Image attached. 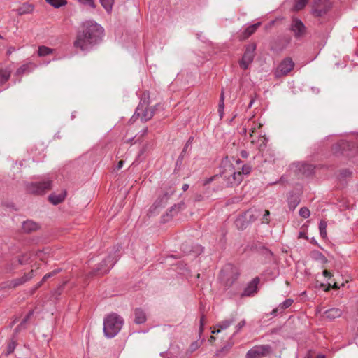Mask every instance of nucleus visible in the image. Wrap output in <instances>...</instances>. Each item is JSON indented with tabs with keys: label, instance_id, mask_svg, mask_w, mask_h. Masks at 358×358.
<instances>
[{
	"label": "nucleus",
	"instance_id": "1",
	"mask_svg": "<svg viewBox=\"0 0 358 358\" xmlns=\"http://www.w3.org/2000/svg\"><path fill=\"white\" fill-rule=\"evenodd\" d=\"M104 36V29L93 20H85L80 24L73 42L74 48L83 52L89 51L99 43Z\"/></svg>",
	"mask_w": 358,
	"mask_h": 358
},
{
	"label": "nucleus",
	"instance_id": "2",
	"mask_svg": "<svg viewBox=\"0 0 358 358\" xmlns=\"http://www.w3.org/2000/svg\"><path fill=\"white\" fill-rule=\"evenodd\" d=\"M121 249L122 246L120 245L115 246L107 258L99 263L90 275H99L107 273L120 258Z\"/></svg>",
	"mask_w": 358,
	"mask_h": 358
},
{
	"label": "nucleus",
	"instance_id": "3",
	"mask_svg": "<svg viewBox=\"0 0 358 358\" xmlns=\"http://www.w3.org/2000/svg\"><path fill=\"white\" fill-rule=\"evenodd\" d=\"M124 320L116 313L107 315L103 320V333L109 338L115 336L121 330Z\"/></svg>",
	"mask_w": 358,
	"mask_h": 358
},
{
	"label": "nucleus",
	"instance_id": "4",
	"mask_svg": "<svg viewBox=\"0 0 358 358\" xmlns=\"http://www.w3.org/2000/svg\"><path fill=\"white\" fill-rule=\"evenodd\" d=\"M238 273L236 267L231 264L226 265L220 273V278L226 289L231 287L238 279Z\"/></svg>",
	"mask_w": 358,
	"mask_h": 358
},
{
	"label": "nucleus",
	"instance_id": "5",
	"mask_svg": "<svg viewBox=\"0 0 358 358\" xmlns=\"http://www.w3.org/2000/svg\"><path fill=\"white\" fill-rule=\"evenodd\" d=\"M51 182V180L49 179H44L38 182H27L26 190L33 194H42L50 189Z\"/></svg>",
	"mask_w": 358,
	"mask_h": 358
},
{
	"label": "nucleus",
	"instance_id": "6",
	"mask_svg": "<svg viewBox=\"0 0 358 358\" xmlns=\"http://www.w3.org/2000/svg\"><path fill=\"white\" fill-rule=\"evenodd\" d=\"M148 103L146 99H141L136 109L134 115L141 117L142 122H147L154 116L156 106L152 108H148Z\"/></svg>",
	"mask_w": 358,
	"mask_h": 358
},
{
	"label": "nucleus",
	"instance_id": "7",
	"mask_svg": "<svg viewBox=\"0 0 358 358\" xmlns=\"http://www.w3.org/2000/svg\"><path fill=\"white\" fill-rule=\"evenodd\" d=\"M271 351L269 345H255L250 349L246 355V358H263L267 356Z\"/></svg>",
	"mask_w": 358,
	"mask_h": 358
},
{
	"label": "nucleus",
	"instance_id": "8",
	"mask_svg": "<svg viewBox=\"0 0 358 358\" xmlns=\"http://www.w3.org/2000/svg\"><path fill=\"white\" fill-rule=\"evenodd\" d=\"M330 0H317L312 8V13L315 17H322L331 8Z\"/></svg>",
	"mask_w": 358,
	"mask_h": 358
},
{
	"label": "nucleus",
	"instance_id": "9",
	"mask_svg": "<svg viewBox=\"0 0 358 358\" xmlns=\"http://www.w3.org/2000/svg\"><path fill=\"white\" fill-rule=\"evenodd\" d=\"M289 29L293 32L294 37L297 39L301 38L306 34L305 24L301 20L296 17L292 19Z\"/></svg>",
	"mask_w": 358,
	"mask_h": 358
},
{
	"label": "nucleus",
	"instance_id": "10",
	"mask_svg": "<svg viewBox=\"0 0 358 358\" xmlns=\"http://www.w3.org/2000/svg\"><path fill=\"white\" fill-rule=\"evenodd\" d=\"M302 188L296 187V192H289L287 196L288 206L290 210L294 211L301 202Z\"/></svg>",
	"mask_w": 358,
	"mask_h": 358
},
{
	"label": "nucleus",
	"instance_id": "11",
	"mask_svg": "<svg viewBox=\"0 0 358 358\" xmlns=\"http://www.w3.org/2000/svg\"><path fill=\"white\" fill-rule=\"evenodd\" d=\"M256 45L255 44H251L246 48V50L240 62V66L243 69H247L249 64L252 62L255 55L254 51Z\"/></svg>",
	"mask_w": 358,
	"mask_h": 358
},
{
	"label": "nucleus",
	"instance_id": "12",
	"mask_svg": "<svg viewBox=\"0 0 358 358\" xmlns=\"http://www.w3.org/2000/svg\"><path fill=\"white\" fill-rule=\"evenodd\" d=\"M294 63L292 59L289 57L285 58L279 64L275 71V76L277 77L285 76L294 69Z\"/></svg>",
	"mask_w": 358,
	"mask_h": 358
},
{
	"label": "nucleus",
	"instance_id": "13",
	"mask_svg": "<svg viewBox=\"0 0 358 358\" xmlns=\"http://www.w3.org/2000/svg\"><path fill=\"white\" fill-rule=\"evenodd\" d=\"M173 192H165L159 196L149 209V213L153 215L158 208H164Z\"/></svg>",
	"mask_w": 358,
	"mask_h": 358
},
{
	"label": "nucleus",
	"instance_id": "14",
	"mask_svg": "<svg viewBox=\"0 0 358 358\" xmlns=\"http://www.w3.org/2000/svg\"><path fill=\"white\" fill-rule=\"evenodd\" d=\"M221 168L222 169L221 176L227 184L229 178L231 176V175L233 173L236 169L228 157L222 159L221 162Z\"/></svg>",
	"mask_w": 358,
	"mask_h": 358
},
{
	"label": "nucleus",
	"instance_id": "15",
	"mask_svg": "<svg viewBox=\"0 0 358 358\" xmlns=\"http://www.w3.org/2000/svg\"><path fill=\"white\" fill-rule=\"evenodd\" d=\"M259 282V280L258 278H255L251 282H250L244 289L243 292L241 294V297L253 296L254 294L257 291V285Z\"/></svg>",
	"mask_w": 358,
	"mask_h": 358
},
{
	"label": "nucleus",
	"instance_id": "16",
	"mask_svg": "<svg viewBox=\"0 0 358 358\" xmlns=\"http://www.w3.org/2000/svg\"><path fill=\"white\" fill-rule=\"evenodd\" d=\"M293 302H294V301L292 299H287L282 303H280L277 308H274L271 311V315L273 317H275L278 314L282 313L285 309L288 308L289 307H290L292 306Z\"/></svg>",
	"mask_w": 358,
	"mask_h": 358
},
{
	"label": "nucleus",
	"instance_id": "17",
	"mask_svg": "<svg viewBox=\"0 0 358 358\" xmlns=\"http://www.w3.org/2000/svg\"><path fill=\"white\" fill-rule=\"evenodd\" d=\"M296 167L299 172L306 176L313 173L315 169V166L313 165L304 162H297L296 164Z\"/></svg>",
	"mask_w": 358,
	"mask_h": 358
},
{
	"label": "nucleus",
	"instance_id": "18",
	"mask_svg": "<svg viewBox=\"0 0 358 358\" xmlns=\"http://www.w3.org/2000/svg\"><path fill=\"white\" fill-rule=\"evenodd\" d=\"M34 315V310H30L27 315L24 317V318L21 321V322L14 329L13 334L12 335L13 337L17 338V336L20 331L26 329V324L29 320L31 317Z\"/></svg>",
	"mask_w": 358,
	"mask_h": 358
},
{
	"label": "nucleus",
	"instance_id": "19",
	"mask_svg": "<svg viewBox=\"0 0 358 358\" xmlns=\"http://www.w3.org/2000/svg\"><path fill=\"white\" fill-rule=\"evenodd\" d=\"M134 322L137 324H141L146 321V314L145 311L141 308H136L134 311Z\"/></svg>",
	"mask_w": 358,
	"mask_h": 358
},
{
	"label": "nucleus",
	"instance_id": "20",
	"mask_svg": "<svg viewBox=\"0 0 358 358\" xmlns=\"http://www.w3.org/2000/svg\"><path fill=\"white\" fill-rule=\"evenodd\" d=\"M235 322V318L231 317V318L222 320L216 324V327L219 329L215 330V329L212 331V334H217L220 331V330L227 329L229 326H231Z\"/></svg>",
	"mask_w": 358,
	"mask_h": 358
},
{
	"label": "nucleus",
	"instance_id": "21",
	"mask_svg": "<svg viewBox=\"0 0 358 358\" xmlns=\"http://www.w3.org/2000/svg\"><path fill=\"white\" fill-rule=\"evenodd\" d=\"M39 229V224L33 220H27L22 223V230L25 233H31Z\"/></svg>",
	"mask_w": 358,
	"mask_h": 358
},
{
	"label": "nucleus",
	"instance_id": "22",
	"mask_svg": "<svg viewBox=\"0 0 358 358\" xmlns=\"http://www.w3.org/2000/svg\"><path fill=\"white\" fill-rule=\"evenodd\" d=\"M231 176L229 178L228 182L227 184V186H233L238 185L243 180L242 173L240 171H235L231 175Z\"/></svg>",
	"mask_w": 358,
	"mask_h": 358
},
{
	"label": "nucleus",
	"instance_id": "23",
	"mask_svg": "<svg viewBox=\"0 0 358 358\" xmlns=\"http://www.w3.org/2000/svg\"><path fill=\"white\" fill-rule=\"evenodd\" d=\"M341 315L342 310L339 308H336L329 309L324 313V317L330 320L338 318L341 317Z\"/></svg>",
	"mask_w": 358,
	"mask_h": 358
},
{
	"label": "nucleus",
	"instance_id": "24",
	"mask_svg": "<svg viewBox=\"0 0 358 358\" xmlns=\"http://www.w3.org/2000/svg\"><path fill=\"white\" fill-rule=\"evenodd\" d=\"M185 208V203L181 201L177 204H174L171 206L169 210L166 212V216H169L170 217H173L178 212H180L182 209Z\"/></svg>",
	"mask_w": 358,
	"mask_h": 358
},
{
	"label": "nucleus",
	"instance_id": "25",
	"mask_svg": "<svg viewBox=\"0 0 358 358\" xmlns=\"http://www.w3.org/2000/svg\"><path fill=\"white\" fill-rule=\"evenodd\" d=\"M261 215V210L256 208H251L245 212V216L248 217L250 222H255Z\"/></svg>",
	"mask_w": 358,
	"mask_h": 358
},
{
	"label": "nucleus",
	"instance_id": "26",
	"mask_svg": "<svg viewBox=\"0 0 358 358\" xmlns=\"http://www.w3.org/2000/svg\"><path fill=\"white\" fill-rule=\"evenodd\" d=\"M66 195V193L64 191V192H62L59 194H50L48 198H49V201L52 204L57 205V204L62 203L64 200Z\"/></svg>",
	"mask_w": 358,
	"mask_h": 358
},
{
	"label": "nucleus",
	"instance_id": "27",
	"mask_svg": "<svg viewBox=\"0 0 358 358\" xmlns=\"http://www.w3.org/2000/svg\"><path fill=\"white\" fill-rule=\"evenodd\" d=\"M11 71L8 69H0V85L6 83L10 78Z\"/></svg>",
	"mask_w": 358,
	"mask_h": 358
},
{
	"label": "nucleus",
	"instance_id": "28",
	"mask_svg": "<svg viewBox=\"0 0 358 358\" xmlns=\"http://www.w3.org/2000/svg\"><path fill=\"white\" fill-rule=\"evenodd\" d=\"M34 69V65L32 64H27L20 66L16 71L17 75H22L31 72Z\"/></svg>",
	"mask_w": 358,
	"mask_h": 358
},
{
	"label": "nucleus",
	"instance_id": "29",
	"mask_svg": "<svg viewBox=\"0 0 358 358\" xmlns=\"http://www.w3.org/2000/svg\"><path fill=\"white\" fill-rule=\"evenodd\" d=\"M17 346V338L14 337H11L10 342L8 343L6 347V350L4 352L6 356L10 355L15 350Z\"/></svg>",
	"mask_w": 358,
	"mask_h": 358
},
{
	"label": "nucleus",
	"instance_id": "30",
	"mask_svg": "<svg viewBox=\"0 0 358 358\" xmlns=\"http://www.w3.org/2000/svg\"><path fill=\"white\" fill-rule=\"evenodd\" d=\"M99 1L108 13L112 11L115 0H99Z\"/></svg>",
	"mask_w": 358,
	"mask_h": 358
},
{
	"label": "nucleus",
	"instance_id": "31",
	"mask_svg": "<svg viewBox=\"0 0 358 358\" xmlns=\"http://www.w3.org/2000/svg\"><path fill=\"white\" fill-rule=\"evenodd\" d=\"M259 25H260V23L257 22V23H255L254 24H252V25L248 27L243 32L244 37L248 38L250 36H251L257 30V29L258 28V27Z\"/></svg>",
	"mask_w": 358,
	"mask_h": 358
},
{
	"label": "nucleus",
	"instance_id": "32",
	"mask_svg": "<svg viewBox=\"0 0 358 358\" xmlns=\"http://www.w3.org/2000/svg\"><path fill=\"white\" fill-rule=\"evenodd\" d=\"M224 92L223 90L221 92L220 96V101L218 104V113L220 115V119L223 117L224 115Z\"/></svg>",
	"mask_w": 358,
	"mask_h": 358
},
{
	"label": "nucleus",
	"instance_id": "33",
	"mask_svg": "<svg viewBox=\"0 0 358 358\" xmlns=\"http://www.w3.org/2000/svg\"><path fill=\"white\" fill-rule=\"evenodd\" d=\"M52 52H53L52 49H51L48 47L44 46V45L39 46L38 49V55L40 57H44L48 55H50Z\"/></svg>",
	"mask_w": 358,
	"mask_h": 358
},
{
	"label": "nucleus",
	"instance_id": "34",
	"mask_svg": "<svg viewBox=\"0 0 358 358\" xmlns=\"http://www.w3.org/2000/svg\"><path fill=\"white\" fill-rule=\"evenodd\" d=\"M48 3L53 6L54 8H58L62 6H65L67 3L66 0H45Z\"/></svg>",
	"mask_w": 358,
	"mask_h": 358
},
{
	"label": "nucleus",
	"instance_id": "35",
	"mask_svg": "<svg viewBox=\"0 0 358 358\" xmlns=\"http://www.w3.org/2000/svg\"><path fill=\"white\" fill-rule=\"evenodd\" d=\"M327 222L324 220H321L319 224V230L320 236L322 238H325L327 237Z\"/></svg>",
	"mask_w": 358,
	"mask_h": 358
},
{
	"label": "nucleus",
	"instance_id": "36",
	"mask_svg": "<svg viewBox=\"0 0 358 358\" xmlns=\"http://www.w3.org/2000/svg\"><path fill=\"white\" fill-rule=\"evenodd\" d=\"M200 347V343L198 341H194L191 343L189 348L186 352V355H190L192 352L196 351Z\"/></svg>",
	"mask_w": 358,
	"mask_h": 358
},
{
	"label": "nucleus",
	"instance_id": "37",
	"mask_svg": "<svg viewBox=\"0 0 358 358\" xmlns=\"http://www.w3.org/2000/svg\"><path fill=\"white\" fill-rule=\"evenodd\" d=\"M35 276V271L32 269L29 273H24L23 276H22L20 278L24 283L27 282V281H29Z\"/></svg>",
	"mask_w": 358,
	"mask_h": 358
},
{
	"label": "nucleus",
	"instance_id": "38",
	"mask_svg": "<svg viewBox=\"0 0 358 358\" xmlns=\"http://www.w3.org/2000/svg\"><path fill=\"white\" fill-rule=\"evenodd\" d=\"M308 0H296L294 8L296 10H302L307 4Z\"/></svg>",
	"mask_w": 358,
	"mask_h": 358
},
{
	"label": "nucleus",
	"instance_id": "39",
	"mask_svg": "<svg viewBox=\"0 0 358 358\" xmlns=\"http://www.w3.org/2000/svg\"><path fill=\"white\" fill-rule=\"evenodd\" d=\"M299 213V215L303 218H308L310 215V212L309 209L306 207L301 208Z\"/></svg>",
	"mask_w": 358,
	"mask_h": 358
},
{
	"label": "nucleus",
	"instance_id": "40",
	"mask_svg": "<svg viewBox=\"0 0 358 358\" xmlns=\"http://www.w3.org/2000/svg\"><path fill=\"white\" fill-rule=\"evenodd\" d=\"M80 3L88 6L92 8H96V3L94 2V0H77Z\"/></svg>",
	"mask_w": 358,
	"mask_h": 358
},
{
	"label": "nucleus",
	"instance_id": "41",
	"mask_svg": "<svg viewBox=\"0 0 358 358\" xmlns=\"http://www.w3.org/2000/svg\"><path fill=\"white\" fill-rule=\"evenodd\" d=\"M60 271H61L60 269H55V270L45 274L41 279V281L44 283L48 279L54 276L55 275L58 273Z\"/></svg>",
	"mask_w": 358,
	"mask_h": 358
},
{
	"label": "nucleus",
	"instance_id": "42",
	"mask_svg": "<svg viewBox=\"0 0 358 358\" xmlns=\"http://www.w3.org/2000/svg\"><path fill=\"white\" fill-rule=\"evenodd\" d=\"M269 216H270V212L268 210H265L264 215L262 217V223H269Z\"/></svg>",
	"mask_w": 358,
	"mask_h": 358
},
{
	"label": "nucleus",
	"instance_id": "43",
	"mask_svg": "<svg viewBox=\"0 0 358 358\" xmlns=\"http://www.w3.org/2000/svg\"><path fill=\"white\" fill-rule=\"evenodd\" d=\"M245 320H242L241 322L238 323V324L236 326V331L234 333L233 336H235L237 333L240 331V330L245 325Z\"/></svg>",
	"mask_w": 358,
	"mask_h": 358
},
{
	"label": "nucleus",
	"instance_id": "44",
	"mask_svg": "<svg viewBox=\"0 0 358 358\" xmlns=\"http://www.w3.org/2000/svg\"><path fill=\"white\" fill-rule=\"evenodd\" d=\"M250 171H251L250 166L247 165V164H244V165L242 166L241 171V173H242V176L243 174L248 175V174H249L250 173Z\"/></svg>",
	"mask_w": 358,
	"mask_h": 358
},
{
	"label": "nucleus",
	"instance_id": "45",
	"mask_svg": "<svg viewBox=\"0 0 358 358\" xmlns=\"http://www.w3.org/2000/svg\"><path fill=\"white\" fill-rule=\"evenodd\" d=\"M236 225L239 229H243L246 228V227H247V223H245V222H243L242 219L239 218V219H237V220H236Z\"/></svg>",
	"mask_w": 358,
	"mask_h": 358
},
{
	"label": "nucleus",
	"instance_id": "46",
	"mask_svg": "<svg viewBox=\"0 0 358 358\" xmlns=\"http://www.w3.org/2000/svg\"><path fill=\"white\" fill-rule=\"evenodd\" d=\"M31 10H32V7H31V6L29 5V6H27V8H26V9L24 7L20 8L19 13L20 15H22L24 13H29Z\"/></svg>",
	"mask_w": 358,
	"mask_h": 358
},
{
	"label": "nucleus",
	"instance_id": "47",
	"mask_svg": "<svg viewBox=\"0 0 358 358\" xmlns=\"http://www.w3.org/2000/svg\"><path fill=\"white\" fill-rule=\"evenodd\" d=\"M11 284H12L13 287H17V286H19L20 285H22L23 282L22 281L21 278H18L13 280L12 282H11Z\"/></svg>",
	"mask_w": 358,
	"mask_h": 358
},
{
	"label": "nucleus",
	"instance_id": "48",
	"mask_svg": "<svg viewBox=\"0 0 358 358\" xmlns=\"http://www.w3.org/2000/svg\"><path fill=\"white\" fill-rule=\"evenodd\" d=\"M202 251H203V249L199 245L194 247V249L189 250V252H192L194 253V257L196 256L200 252H201Z\"/></svg>",
	"mask_w": 358,
	"mask_h": 358
},
{
	"label": "nucleus",
	"instance_id": "49",
	"mask_svg": "<svg viewBox=\"0 0 358 358\" xmlns=\"http://www.w3.org/2000/svg\"><path fill=\"white\" fill-rule=\"evenodd\" d=\"M185 153H182V152H181V153L180 154L177 161H176V166H180L181 165L182 161H183V159H184V157H185Z\"/></svg>",
	"mask_w": 358,
	"mask_h": 358
},
{
	"label": "nucleus",
	"instance_id": "50",
	"mask_svg": "<svg viewBox=\"0 0 358 358\" xmlns=\"http://www.w3.org/2000/svg\"><path fill=\"white\" fill-rule=\"evenodd\" d=\"M316 259L320 260L322 262L324 263L327 262V258L324 255H322L321 252L317 253Z\"/></svg>",
	"mask_w": 358,
	"mask_h": 358
},
{
	"label": "nucleus",
	"instance_id": "51",
	"mask_svg": "<svg viewBox=\"0 0 358 358\" xmlns=\"http://www.w3.org/2000/svg\"><path fill=\"white\" fill-rule=\"evenodd\" d=\"M262 252H264L266 257L270 258L273 255L271 251L266 248H262Z\"/></svg>",
	"mask_w": 358,
	"mask_h": 358
},
{
	"label": "nucleus",
	"instance_id": "52",
	"mask_svg": "<svg viewBox=\"0 0 358 358\" xmlns=\"http://www.w3.org/2000/svg\"><path fill=\"white\" fill-rule=\"evenodd\" d=\"M27 261V258L26 256L23 255L21 257H19L17 259L19 264H24Z\"/></svg>",
	"mask_w": 358,
	"mask_h": 358
},
{
	"label": "nucleus",
	"instance_id": "53",
	"mask_svg": "<svg viewBox=\"0 0 358 358\" xmlns=\"http://www.w3.org/2000/svg\"><path fill=\"white\" fill-rule=\"evenodd\" d=\"M189 147H191L190 142H186L182 150V153H186Z\"/></svg>",
	"mask_w": 358,
	"mask_h": 358
},
{
	"label": "nucleus",
	"instance_id": "54",
	"mask_svg": "<svg viewBox=\"0 0 358 358\" xmlns=\"http://www.w3.org/2000/svg\"><path fill=\"white\" fill-rule=\"evenodd\" d=\"M44 252L42 251V250H39L38 251V252L36 253V256L40 259H44Z\"/></svg>",
	"mask_w": 358,
	"mask_h": 358
},
{
	"label": "nucleus",
	"instance_id": "55",
	"mask_svg": "<svg viewBox=\"0 0 358 358\" xmlns=\"http://www.w3.org/2000/svg\"><path fill=\"white\" fill-rule=\"evenodd\" d=\"M203 325H204V315H202L200 319V331H203Z\"/></svg>",
	"mask_w": 358,
	"mask_h": 358
},
{
	"label": "nucleus",
	"instance_id": "56",
	"mask_svg": "<svg viewBox=\"0 0 358 358\" xmlns=\"http://www.w3.org/2000/svg\"><path fill=\"white\" fill-rule=\"evenodd\" d=\"M322 274L324 277H327L329 278H330L331 277V273L327 270H324L322 272Z\"/></svg>",
	"mask_w": 358,
	"mask_h": 358
},
{
	"label": "nucleus",
	"instance_id": "57",
	"mask_svg": "<svg viewBox=\"0 0 358 358\" xmlns=\"http://www.w3.org/2000/svg\"><path fill=\"white\" fill-rule=\"evenodd\" d=\"M123 164H124V161H122V160L119 161L118 163H117L116 169L117 170L122 169V166H123Z\"/></svg>",
	"mask_w": 358,
	"mask_h": 358
},
{
	"label": "nucleus",
	"instance_id": "58",
	"mask_svg": "<svg viewBox=\"0 0 358 358\" xmlns=\"http://www.w3.org/2000/svg\"><path fill=\"white\" fill-rule=\"evenodd\" d=\"M214 178H215V176H213V177H210V178H207V179L205 180L204 185H207V184L210 183L211 182H213V180H214Z\"/></svg>",
	"mask_w": 358,
	"mask_h": 358
},
{
	"label": "nucleus",
	"instance_id": "59",
	"mask_svg": "<svg viewBox=\"0 0 358 358\" xmlns=\"http://www.w3.org/2000/svg\"><path fill=\"white\" fill-rule=\"evenodd\" d=\"M187 248H188V246H187V245H186V244H182V245L181 246L182 250L185 252H186V253H187V252H189V251H187Z\"/></svg>",
	"mask_w": 358,
	"mask_h": 358
},
{
	"label": "nucleus",
	"instance_id": "60",
	"mask_svg": "<svg viewBox=\"0 0 358 358\" xmlns=\"http://www.w3.org/2000/svg\"><path fill=\"white\" fill-rule=\"evenodd\" d=\"M43 284V282L41 280L34 286V289H38Z\"/></svg>",
	"mask_w": 358,
	"mask_h": 358
},
{
	"label": "nucleus",
	"instance_id": "61",
	"mask_svg": "<svg viewBox=\"0 0 358 358\" xmlns=\"http://www.w3.org/2000/svg\"><path fill=\"white\" fill-rule=\"evenodd\" d=\"M188 188H189L188 184H184L182 187L183 191H187L188 189Z\"/></svg>",
	"mask_w": 358,
	"mask_h": 358
},
{
	"label": "nucleus",
	"instance_id": "62",
	"mask_svg": "<svg viewBox=\"0 0 358 358\" xmlns=\"http://www.w3.org/2000/svg\"><path fill=\"white\" fill-rule=\"evenodd\" d=\"M332 287H333L334 289H338V288H339V286L338 285V284H337L336 282H334V285H333V286H332Z\"/></svg>",
	"mask_w": 358,
	"mask_h": 358
},
{
	"label": "nucleus",
	"instance_id": "63",
	"mask_svg": "<svg viewBox=\"0 0 358 358\" xmlns=\"http://www.w3.org/2000/svg\"><path fill=\"white\" fill-rule=\"evenodd\" d=\"M37 289H34V287H32L30 290V294H33Z\"/></svg>",
	"mask_w": 358,
	"mask_h": 358
},
{
	"label": "nucleus",
	"instance_id": "64",
	"mask_svg": "<svg viewBox=\"0 0 358 358\" xmlns=\"http://www.w3.org/2000/svg\"><path fill=\"white\" fill-rule=\"evenodd\" d=\"M316 358H325L324 355H319Z\"/></svg>",
	"mask_w": 358,
	"mask_h": 358
}]
</instances>
